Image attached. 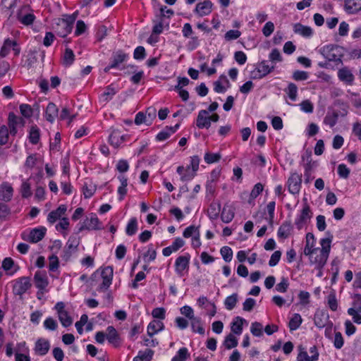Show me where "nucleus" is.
Wrapping results in <instances>:
<instances>
[{
  "instance_id": "nucleus-1",
  "label": "nucleus",
  "mask_w": 361,
  "mask_h": 361,
  "mask_svg": "<svg viewBox=\"0 0 361 361\" xmlns=\"http://www.w3.org/2000/svg\"><path fill=\"white\" fill-rule=\"evenodd\" d=\"M331 240L329 238H322L320 240L322 248H315L314 252L309 258L311 264L315 266V269L321 270L326 264L331 250Z\"/></svg>"
},
{
  "instance_id": "nucleus-2",
  "label": "nucleus",
  "mask_w": 361,
  "mask_h": 361,
  "mask_svg": "<svg viewBox=\"0 0 361 361\" xmlns=\"http://www.w3.org/2000/svg\"><path fill=\"white\" fill-rule=\"evenodd\" d=\"M75 20L73 15H66L65 18L56 19L53 28L59 37H66L71 32Z\"/></svg>"
},
{
  "instance_id": "nucleus-3",
  "label": "nucleus",
  "mask_w": 361,
  "mask_h": 361,
  "mask_svg": "<svg viewBox=\"0 0 361 361\" xmlns=\"http://www.w3.org/2000/svg\"><path fill=\"white\" fill-rule=\"evenodd\" d=\"M319 53L328 61L342 63L343 48L336 44H328L320 48Z\"/></svg>"
},
{
  "instance_id": "nucleus-4",
  "label": "nucleus",
  "mask_w": 361,
  "mask_h": 361,
  "mask_svg": "<svg viewBox=\"0 0 361 361\" xmlns=\"http://www.w3.org/2000/svg\"><path fill=\"white\" fill-rule=\"evenodd\" d=\"M16 17L17 20L24 25H32L35 20L33 10L29 5L20 6L16 12Z\"/></svg>"
},
{
  "instance_id": "nucleus-5",
  "label": "nucleus",
  "mask_w": 361,
  "mask_h": 361,
  "mask_svg": "<svg viewBox=\"0 0 361 361\" xmlns=\"http://www.w3.org/2000/svg\"><path fill=\"white\" fill-rule=\"evenodd\" d=\"M32 286L31 279L28 276H22L15 280L13 286V293L16 295H22Z\"/></svg>"
},
{
  "instance_id": "nucleus-6",
  "label": "nucleus",
  "mask_w": 361,
  "mask_h": 361,
  "mask_svg": "<svg viewBox=\"0 0 361 361\" xmlns=\"http://www.w3.org/2000/svg\"><path fill=\"white\" fill-rule=\"evenodd\" d=\"M312 217V212L307 203H305L300 213L295 220V225L298 230L302 229Z\"/></svg>"
},
{
  "instance_id": "nucleus-7",
  "label": "nucleus",
  "mask_w": 361,
  "mask_h": 361,
  "mask_svg": "<svg viewBox=\"0 0 361 361\" xmlns=\"http://www.w3.org/2000/svg\"><path fill=\"white\" fill-rule=\"evenodd\" d=\"M47 232L45 227L41 226L32 229L28 234L23 233L21 235L22 238L31 243H37L44 238Z\"/></svg>"
},
{
  "instance_id": "nucleus-8",
  "label": "nucleus",
  "mask_w": 361,
  "mask_h": 361,
  "mask_svg": "<svg viewBox=\"0 0 361 361\" xmlns=\"http://www.w3.org/2000/svg\"><path fill=\"white\" fill-rule=\"evenodd\" d=\"M274 66H269L267 61H262L257 63L255 70L251 72V78L261 79L273 71Z\"/></svg>"
},
{
  "instance_id": "nucleus-9",
  "label": "nucleus",
  "mask_w": 361,
  "mask_h": 361,
  "mask_svg": "<svg viewBox=\"0 0 361 361\" xmlns=\"http://www.w3.org/2000/svg\"><path fill=\"white\" fill-rule=\"evenodd\" d=\"M54 309L56 310L59 319L64 327L70 326L73 323V319L68 312L65 310V304L63 302H58Z\"/></svg>"
},
{
  "instance_id": "nucleus-10",
  "label": "nucleus",
  "mask_w": 361,
  "mask_h": 361,
  "mask_svg": "<svg viewBox=\"0 0 361 361\" xmlns=\"http://www.w3.org/2000/svg\"><path fill=\"white\" fill-rule=\"evenodd\" d=\"M128 54L123 50H118L113 53L111 58V62L108 66L104 68L105 72H109L111 68H118L120 64L127 61Z\"/></svg>"
},
{
  "instance_id": "nucleus-11",
  "label": "nucleus",
  "mask_w": 361,
  "mask_h": 361,
  "mask_svg": "<svg viewBox=\"0 0 361 361\" xmlns=\"http://www.w3.org/2000/svg\"><path fill=\"white\" fill-rule=\"evenodd\" d=\"M302 184V175L292 173L287 181V187L290 193L296 195L300 192Z\"/></svg>"
},
{
  "instance_id": "nucleus-12",
  "label": "nucleus",
  "mask_w": 361,
  "mask_h": 361,
  "mask_svg": "<svg viewBox=\"0 0 361 361\" xmlns=\"http://www.w3.org/2000/svg\"><path fill=\"white\" fill-rule=\"evenodd\" d=\"M114 270L110 266L106 267L102 271L101 276L102 283L98 287L99 291H104L107 290L112 283Z\"/></svg>"
},
{
  "instance_id": "nucleus-13",
  "label": "nucleus",
  "mask_w": 361,
  "mask_h": 361,
  "mask_svg": "<svg viewBox=\"0 0 361 361\" xmlns=\"http://www.w3.org/2000/svg\"><path fill=\"white\" fill-rule=\"evenodd\" d=\"M100 230L102 229L101 222L95 214H91L90 218H86L83 224L78 228V233L84 230Z\"/></svg>"
},
{
  "instance_id": "nucleus-14",
  "label": "nucleus",
  "mask_w": 361,
  "mask_h": 361,
  "mask_svg": "<svg viewBox=\"0 0 361 361\" xmlns=\"http://www.w3.org/2000/svg\"><path fill=\"white\" fill-rule=\"evenodd\" d=\"M50 341L44 338H39L35 343L34 353L38 356L46 355L50 350Z\"/></svg>"
},
{
  "instance_id": "nucleus-15",
  "label": "nucleus",
  "mask_w": 361,
  "mask_h": 361,
  "mask_svg": "<svg viewBox=\"0 0 361 361\" xmlns=\"http://www.w3.org/2000/svg\"><path fill=\"white\" fill-rule=\"evenodd\" d=\"M190 260V255L188 253L176 258L175 262V270L180 276H183L184 270L188 269Z\"/></svg>"
},
{
  "instance_id": "nucleus-16",
  "label": "nucleus",
  "mask_w": 361,
  "mask_h": 361,
  "mask_svg": "<svg viewBox=\"0 0 361 361\" xmlns=\"http://www.w3.org/2000/svg\"><path fill=\"white\" fill-rule=\"evenodd\" d=\"M34 283L37 288L44 293V290L49 284L48 278L45 271H37L34 276Z\"/></svg>"
},
{
  "instance_id": "nucleus-17",
  "label": "nucleus",
  "mask_w": 361,
  "mask_h": 361,
  "mask_svg": "<svg viewBox=\"0 0 361 361\" xmlns=\"http://www.w3.org/2000/svg\"><path fill=\"white\" fill-rule=\"evenodd\" d=\"M11 49L15 52V55L19 54L20 48L18 47L16 41L6 39L0 50V57L4 58L7 56Z\"/></svg>"
},
{
  "instance_id": "nucleus-18",
  "label": "nucleus",
  "mask_w": 361,
  "mask_h": 361,
  "mask_svg": "<svg viewBox=\"0 0 361 361\" xmlns=\"http://www.w3.org/2000/svg\"><path fill=\"white\" fill-rule=\"evenodd\" d=\"M212 6L213 4L211 1L205 0L203 2L198 3L194 11L200 17L207 16L212 11Z\"/></svg>"
},
{
  "instance_id": "nucleus-19",
  "label": "nucleus",
  "mask_w": 361,
  "mask_h": 361,
  "mask_svg": "<svg viewBox=\"0 0 361 361\" xmlns=\"http://www.w3.org/2000/svg\"><path fill=\"white\" fill-rule=\"evenodd\" d=\"M338 78L341 81L348 85H352L355 80L354 75L348 67H344L338 70Z\"/></svg>"
},
{
  "instance_id": "nucleus-20",
  "label": "nucleus",
  "mask_w": 361,
  "mask_h": 361,
  "mask_svg": "<svg viewBox=\"0 0 361 361\" xmlns=\"http://www.w3.org/2000/svg\"><path fill=\"white\" fill-rule=\"evenodd\" d=\"M17 0H1L0 11L5 18H9L13 14V8L16 6Z\"/></svg>"
},
{
  "instance_id": "nucleus-21",
  "label": "nucleus",
  "mask_w": 361,
  "mask_h": 361,
  "mask_svg": "<svg viewBox=\"0 0 361 361\" xmlns=\"http://www.w3.org/2000/svg\"><path fill=\"white\" fill-rule=\"evenodd\" d=\"M196 125L198 128H209L211 126L210 118L208 116V111L207 110H201L199 111Z\"/></svg>"
},
{
  "instance_id": "nucleus-22",
  "label": "nucleus",
  "mask_w": 361,
  "mask_h": 361,
  "mask_svg": "<svg viewBox=\"0 0 361 361\" xmlns=\"http://www.w3.org/2000/svg\"><path fill=\"white\" fill-rule=\"evenodd\" d=\"M13 189L8 183H3L0 185V200L4 202H9L12 199Z\"/></svg>"
},
{
  "instance_id": "nucleus-23",
  "label": "nucleus",
  "mask_w": 361,
  "mask_h": 361,
  "mask_svg": "<svg viewBox=\"0 0 361 361\" xmlns=\"http://www.w3.org/2000/svg\"><path fill=\"white\" fill-rule=\"evenodd\" d=\"M310 352L312 354L309 356L305 350L300 351L298 355V361H317L319 358V353L315 346L311 347Z\"/></svg>"
},
{
  "instance_id": "nucleus-24",
  "label": "nucleus",
  "mask_w": 361,
  "mask_h": 361,
  "mask_svg": "<svg viewBox=\"0 0 361 361\" xmlns=\"http://www.w3.org/2000/svg\"><path fill=\"white\" fill-rule=\"evenodd\" d=\"M67 207L65 204H61L56 209L49 212L47 216V221L50 224L55 223L58 219H61V216L65 214Z\"/></svg>"
},
{
  "instance_id": "nucleus-25",
  "label": "nucleus",
  "mask_w": 361,
  "mask_h": 361,
  "mask_svg": "<svg viewBox=\"0 0 361 361\" xmlns=\"http://www.w3.org/2000/svg\"><path fill=\"white\" fill-rule=\"evenodd\" d=\"M106 339L108 342L114 347H118L120 345L121 341L119 335L116 329L112 326H109L106 328Z\"/></svg>"
},
{
  "instance_id": "nucleus-26",
  "label": "nucleus",
  "mask_w": 361,
  "mask_h": 361,
  "mask_svg": "<svg viewBox=\"0 0 361 361\" xmlns=\"http://www.w3.org/2000/svg\"><path fill=\"white\" fill-rule=\"evenodd\" d=\"M345 11L348 14H355L361 11V0H345Z\"/></svg>"
},
{
  "instance_id": "nucleus-27",
  "label": "nucleus",
  "mask_w": 361,
  "mask_h": 361,
  "mask_svg": "<svg viewBox=\"0 0 361 361\" xmlns=\"http://www.w3.org/2000/svg\"><path fill=\"white\" fill-rule=\"evenodd\" d=\"M293 230V226L290 221H285L279 228L277 235L278 237L283 239H286L290 235Z\"/></svg>"
},
{
  "instance_id": "nucleus-28",
  "label": "nucleus",
  "mask_w": 361,
  "mask_h": 361,
  "mask_svg": "<svg viewBox=\"0 0 361 361\" xmlns=\"http://www.w3.org/2000/svg\"><path fill=\"white\" fill-rule=\"evenodd\" d=\"M109 141L111 145L117 148L125 141V136L118 130H114L109 135Z\"/></svg>"
},
{
  "instance_id": "nucleus-29",
  "label": "nucleus",
  "mask_w": 361,
  "mask_h": 361,
  "mask_svg": "<svg viewBox=\"0 0 361 361\" xmlns=\"http://www.w3.org/2000/svg\"><path fill=\"white\" fill-rule=\"evenodd\" d=\"M59 109L55 104L49 102L47 106L45 112L46 120L50 123H53L58 116Z\"/></svg>"
},
{
  "instance_id": "nucleus-30",
  "label": "nucleus",
  "mask_w": 361,
  "mask_h": 361,
  "mask_svg": "<svg viewBox=\"0 0 361 361\" xmlns=\"http://www.w3.org/2000/svg\"><path fill=\"white\" fill-rule=\"evenodd\" d=\"M314 322L316 326L322 329L329 322V314L324 312H318L314 314Z\"/></svg>"
},
{
  "instance_id": "nucleus-31",
  "label": "nucleus",
  "mask_w": 361,
  "mask_h": 361,
  "mask_svg": "<svg viewBox=\"0 0 361 361\" xmlns=\"http://www.w3.org/2000/svg\"><path fill=\"white\" fill-rule=\"evenodd\" d=\"M246 322V320L240 317H236L231 322V334L240 335L243 332V325Z\"/></svg>"
},
{
  "instance_id": "nucleus-32",
  "label": "nucleus",
  "mask_w": 361,
  "mask_h": 361,
  "mask_svg": "<svg viewBox=\"0 0 361 361\" xmlns=\"http://www.w3.org/2000/svg\"><path fill=\"white\" fill-rule=\"evenodd\" d=\"M164 328V323L160 320L152 321L147 326V334L152 337Z\"/></svg>"
},
{
  "instance_id": "nucleus-33",
  "label": "nucleus",
  "mask_w": 361,
  "mask_h": 361,
  "mask_svg": "<svg viewBox=\"0 0 361 361\" xmlns=\"http://www.w3.org/2000/svg\"><path fill=\"white\" fill-rule=\"evenodd\" d=\"M293 30L295 33L299 34L305 37H310L312 35V29L309 26L303 25L300 23L294 25Z\"/></svg>"
},
{
  "instance_id": "nucleus-34",
  "label": "nucleus",
  "mask_w": 361,
  "mask_h": 361,
  "mask_svg": "<svg viewBox=\"0 0 361 361\" xmlns=\"http://www.w3.org/2000/svg\"><path fill=\"white\" fill-rule=\"evenodd\" d=\"M190 326L192 331L201 335L204 334V328L203 327L202 319L200 317H195L190 319Z\"/></svg>"
},
{
  "instance_id": "nucleus-35",
  "label": "nucleus",
  "mask_w": 361,
  "mask_h": 361,
  "mask_svg": "<svg viewBox=\"0 0 361 361\" xmlns=\"http://www.w3.org/2000/svg\"><path fill=\"white\" fill-rule=\"evenodd\" d=\"M221 211V204L217 202H212L207 210V214L210 219H216Z\"/></svg>"
},
{
  "instance_id": "nucleus-36",
  "label": "nucleus",
  "mask_w": 361,
  "mask_h": 361,
  "mask_svg": "<svg viewBox=\"0 0 361 361\" xmlns=\"http://www.w3.org/2000/svg\"><path fill=\"white\" fill-rule=\"evenodd\" d=\"M154 351L151 349H146L144 351H139L138 355L133 358V361H150L152 359Z\"/></svg>"
},
{
  "instance_id": "nucleus-37",
  "label": "nucleus",
  "mask_w": 361,
  "mask_h": 361,
  "mask_svg": "<svg viewBox=\"0 0 361 361\" xmlns=\"http://www.w3.org/2000/svg\"><path fill=\"white\" fill-rule=\"evenodd\" d=\"M238 344L236 337L231 333L225 337L223 345L226 349L230 350L235 348Z\"/></svg>"
},
{
  "instance_id": "nucleus-38",
  "label": "nucleus",
  "mask_w": 361,
  "mask_h": 361,
  "mask_svg": "<svg viewBox=\"0 0 361 361\" xmlns=\"http://www.w3.org/2000/svg\"><path fill=\"white\" fill-rule=\"evenodd\" d=\"M116 90L111 85L106 87L105 91L100 97V101L102 102L107 103L109 102L113 97L116 94Z\"/></svg>"
},
{
  "instance_id": "nucleus-39",
  "label": "nucleus",
  "mask_w": 361,
  "mask_h": 361,
  "mask_svg": "<svg viewBox=\"0 0 361 361\" xmlns=\"http://www.w3.org/2000/svg\"><path fill=\"white\" fill-rule=\"evenodd\" d=\"M221 218L222 221L224 223L228 224L231 222L234 218V212L233 209L230 207H224L221 212Z\"/></svg>"
},
{
  "instance_id": "nucleus-40",
  "label": "nucleus",
  "mask_w": 361,
  "mask_h": 361,
  "mask_svg": "<svg viewBox=\"0 0 361 361\" xmlns=\"http://www.w3.org/2000/svg\"><path fill=\"white\" fill-rule=\"evenodd\" d=\"M137 220L135 217H133L130 219L126 226V233L128 235L132 236L137 233Z\"/></svg>"
},
{
  "instance_id": "nucleus-41",
  "label": "nucleus",
  "mask_w": 361,
  "mask_h": 361,
  "mask_svg": "<svg viewBox=\"0 0 361 361\" xmlns=\"http://www.w3.org/2000/svg\"><path fill=\"white\" fill-rule=\"evenodd\" d=\"M338 119V114L336 111L331 113L328 112L324 118V123L329 126L331 128L334 127Z\"/></svg>"
},
{
  "instance_id": "nucleus-42",
  "label": "nucleus",
  "mask_w": 361,
  "mask_h": 361,
  "mask_svg": "<svg viewBox=\"0 0 361 361\" xmlns=\"http://www.w3.org/2000/svg\"><path fill=\"white\" fill-rule=\"evenodd\" d=\"M75 61V54L72 49L66 48L63 57V63L66 66H71Z\"/></svg>"
},
{
  "instance_id": "nucleus-43",
  "label": "nucleus",
  "mask_w": 361,
  "mask_h": 361,
  "mask_svg": "<svg viewBox=\"0 0 361 361\" xmlns=\"http://www.w3.org/2000/svg\"><path fill=\"white\" fill-rule=\"evenodd\" d=\"M302 322V319L301 316L298 313L294 314L288 324L290 330L295 331V330L298 329L300 327V326L301 325Z\"/></svg>"
},
{
  "instance_id": "nucleus-44",
  "label": "nucleus",
  "mask_w": 361,
  "mask_h": 361,
  "mask_svg": "<svg viewBox=\"0 0 361 361\" xmlns=\"http://www.w3.org/2000/svg\"><path fill=\"white\" fill-rule=\"evenodd\" d=\"M189 357L190 353H188V350L183 347L178 350L171 361H185Z\"/></svg>"
},
{
  "instance_id": "nucleus-45",
  "label": "nucleus",
  "mask_w": 361,
  "mask_h": 361,
  "mask_svg": "<svg viewBox=\"0 0 361 361\" xmlns=\"http://www.w3.org/2000/svg\"><path fill=\"white\" fill-rule=\"evenodd\" d=\"M39 129L35 126H32L29 135V140L32 145H37L39 141Z\"/></svg>"
},
{
  "instance_id": "nucleus-46",
  "label": "nucleus",
  "mask_w": 361,
  "mask_h": 361,
  "mask_svg": "<svg viewBox=\"0 0 361 361\" xmlns=\"http://www.w3.org/2000/svg\"><path fill=\"white\" fill-rule=\"evenodd\" d=\"M238 302V294L233 293L230 296H228L225 301L224 305L227 310H232L236 305Z\"/></svg>"
},
{
  "instance_id": "nucleus-47",
  "label": "nucleus",
  "mask_w": 361,
  "mask_h": 361,
  "mask_svg": "<svg viewBox=\"0 0 361 361\" xmlns=\"http://www.w3.org/2000/svg\"><path fill=\"white\" fill-rule=\"evenodd\" d=\"M288 97L292 101H295L298 95V87L295 84L290 82L289 83L287 89L285 90Z\"/></svg>"
},
{
  "instance_id": "nucleus-48",
  "label": "nucleus",
  "mask_w": 361,
  "mask_h": 361,
  "mask_svg": "<svg viewBox=\"0 0 361 361\" xmlns=\"http://www.w3.org/2000/svg\"><path fill=\"white\" fill-rule=\"evenodd\" d=\"M20 192L23 198H28L32 195L31 185L28 180L22 183Z\"/></svg>"
},
{
  "instance_id": "nucleus-49",
  "label": "nucleus",
  "mask_w": 361,
  "mask_h": 361,
  "mask_svg": "<svg viewBox=\"0 0 361 361\" xmlns=\"http://www.w3.org/2000/svg\"><path fill=\"white\" fill-rule=\"evenodd\" d=\"M9 130L8 128L6 126L0 127V145H6L8 141Z\"/></svg>"
},
{
  "instance_id": "nucleus-50",
  "label": "nucleus",
  "mask_w": 361,
  "mask_h": 361,
  "mask_svg": "<svg viewBox=\"0 0 361 361\" xmlns=\"http://www.w3.org/2000/svg\"><path fill=\"white\" fill-rule=\"evenodd\" d=\"M220 253L225 262H229L233 258L232 249L228 246H224L220 250Z\"/></svg>"
},
{
  "instance_id": "nucleus-51",
  "label": "nucleus",
  "mask_w": 361,
  "mask_h": 361,
  "mask_svg": "<svg viewBox=\"0 0 361 361\" xmlns=\"http://www.w3.org/2000/svg\"><path fill=\"white\" fill-rule=\"evenodd\" d=\"M192 235H200L199 227L193 225L190 226L185 229L183 233V237L186 238L191 237Z\"/></svg>"
},
{
  "instance_id": "nucleus-52",
  "label": "nucleus",
  "mask_w": 361,
  "mask_h": 361,
  "mask_svg": "<svg viewBox=\"0 0 361 361\" xmlns=\"http://www.w3.org/2000/svg\"><path fill=\"white\" fill-rule=\"evenodd\" d=\"M327 302L329 307L332 311H336L338 309V301L336 298V295L334 292H331L329 294L327 297Z\"/></svg>"
},
{
  "instance_id": "nucleus-53",
  "label": "nucleus",
  "mask_w": 361,
  "mask_h": 361,
  "mask_svg": "<svg viewBox=\"0 0 361 361\" xmlns=\"http://www.w3.org/2000/svg\"><path fill=\"white\" fill-rule=\"evenodd\" d=\"M250 331L255 336H262L263 334L262 324L257 322H253L251 325Z\"/></svg>"
},
{
  "instance_id": "nucleus-54",
  "label": "nucleus",
  "mask_w": 361,
  "mask_h": 361,
  "mask_svg": "<svg viewBox=\"0 0 361 361\" xmlns=\"http://www.w3.org/2000/svg\"><path fill=\"white\" fill-rule=\"evenodd\" d=\"M220 154H214L210 152H207L204 154V159L206 163L207 164H213L215 162H218L221 159Z\"/></svg>"
},
{
  "instance_id": "nucleus-55",
  "label": "nucleus",
  "mask_w": 361,
  "mask_h": 361,
  "mask_svg": "<svg viewBox=\"0 0 361 361\" xmlns=\"http://www.w3.org/2000/svg\"><path fill=\"white\" fill-rule=\"evenodd\" d=\"M49 270L50 271H55L59 267V258L56 255H52L49 257Z\"/></svg>"
},
{
  "instance_id": "nucleus-56",
  "label": "nucleus",
  "mask_w": 361,
  "mask_h": 361,
  "mask_svg": "<svg viewBox=\"0 0 361 361\" xmlns=\"http://www.w3.org/2000/svg\"><path fill=\"white\" fill-rule=\"evenodd\" d=\"M44 327L49 331H55L58 327V324L52 317H48L44 322Z\"/></svg>"
},
{
  "instance_id": "nucleus-57",
  "label": "nucleus",
  "mask_w": 361,
  "mask_h": 361,
  "mask_svg": "<svg viewBox=\"0 0 361 361\" xmlns=\"http://www.w3.org/2000/svg\"><path fill=\"white\" fill-rule=\"evenodd\" d=\"M133 57L136 60H143L146 57V51L144 47L138 46L133 52Z\"/></svg>"
},
{
  "instance_id": "nucleus-58",
  "label": "nucleus",
  "mask_w": 361,
  "mask_h": 361,
  "mask_svg": "<svg viewBox=\"0 0 361 361\" xmlns=\"http://www.w3.org/2000/svg\"><path fill=\"white\" fill-rule=\"evenodd\" d=\"M289 286L288 280L286 277H282L280 283L276 286V290L279 293H285Z\"/></svg>"
},
{
  "instance_id": "nucleus-59",
  "label": "nucleus",
  "mask_w": 361,
  "mask_h": 361,
  "mask_svg": "<svg viewBox=\"0 0 361 361\" xmlns=\"http://www.w3.org/2000/svg\"><path fill=\"white\" fill-rule=\"evenodd\" d=\"M52 355L56 361H63L65 353L59 347H54L51 351Z\"/></svg>"
},
{
  "instance_id": "nucleus-60",
  "label": "nucleus",
  "mask_w": 361,
  "mask_h": 361,
  "mask_svg": "<svg viewBox=\"0 0 361 361\" xmlns=\"http://www.w3.org/2000/svg\"><path fill=\"white\" fill-rule=\"evenodd\" d=\"M264 186L261 183L255 184L250 192V197L252 200L257 198L263 191Z\"/></svg>"
},
{
  "instance_id": "nucleus-61",
  "label": "nucleus",
  "mask_w": 361,
  "mask_h": 361,
  "mask_svg": "<svg viewBox=\"0 0 361 361\" xmlns=\"http://www.w3.org/2000/svg\"><path fill=\"white\" fill-rule=\"evenodd\" d=\"M37 161V154H32L27 157L24 166L25 167L31 169L35 166Z\"/></svg>"
},
{
  "instance_id": "nucleus-62",
  "label": "nucleus",
  "mask_w": 361,
  "mask_h": 361,
  "mask_svg": "<svg viewBox=\"0 0 361 361\" xmlns=\"http://www.w3.org/2000/svg\"><path fill=\"white\" fill-rule=\"evenodd\" d=\"M350 171L344 164H341L338 166V174L341 178H348Z\"/></svg>"
},
{
  "instance_id": "nucleus-63",
  "label": "nucleus",
  "mask_w": 361,
  "mask_h": 361,
  "mask_svg": "<svg viewBox=\"0 0 361 361\" xmlns=\"http://www.w3.org/2000/svg\"><path fill=\"white\" fill-rule=\"evenodd\" d=\"M20 111L21 114L25 118H30L32 116V109L29 104H23L20 105Z\"/></svg>"
},
{
  "instance_id": "nucleus-64",
  "label": "nucleus",
  "mask_w": 361,
  "mask_h": 361,
  "mask_svg": "<svg viewBox=\"0 0 361 361\" xmlns=\"http://www.w3.org/2000/svg\"><path fill=\"white\" fill-rule=\"evenodd\" d=\"M352 307L350 309H354L355 310L361 312V295L356 293L353 296Z\"/></svg>"
}]
</instances>
